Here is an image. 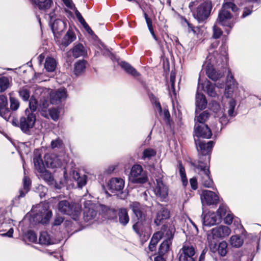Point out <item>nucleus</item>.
I'll list each match as a JSON object with an SVG mask.
<instances>
[{
    "mask_svg": "<svg viewBox=\"0 0 261 261\" xmlns=\"http://www.w3.org/2000/svg\"><path fill=\"white\" fill-rule=\"evenodd\" d=\"M146 227L147 225L145 222V218L138 219V221L133 226L134 230L140 237L144 234Z\"/></svg>",
    "mask_w": 261,
    "mask_h": 261,
    "instance_id": "nucleus-26",
    "label": "nucleus"
},
{
    "mask_svg": "<svg viewBox=\"0 0 261 261\" xmlns=\"http://www.w3.org/2000/svg\"><path fill=\"white\" fill-rule=\"evenodd\" d=\"M34 163L35 169L39 171L44 170V166L40 155H35L34 158Z\"/></svg>",
    "mask_w": 261,
    "mask_h": 261,
    "instance_id": "nucleus-44",
    "label": "nucleus"
},
{
    "mask_svg": "<svg viewBox=\"0 0 261 261\" xmlns=\"http://www.w3.org/2000/svg\"><path fill=\"white\" fill-rule=\"evenodd\" d=\"M151 101L154 105L155 111L158 113L160 115H163V118L166 123L171 126L170 115L168 110L164 108L163 112L160 102L154 96H152L151 98Z\"/></svg>",
    "mask_w": 261,
    "mask_h": 261,
    "instance_id": "nucleus-19",
    "label": "nucleus"
},
{
    "mask_svg": "<svg viewBox=\"0 0 261 261\" xmlns=\"http://www.w3.org/2000/svg\"><path fill=\"white\" fill-rule=\"evenodd\" d=\"M204 89L203 85L200 84V79L199 78L198 84L197 89V93L196 94V110H200L204 109L207 105V101L205 96L203 94L200 93V91H202Z\"/></svg>",
    "mask_w": 261,
    "mask_h": 261,
    "instance_id": "nucleus-16",
    "label": "nucleus"
},
{
    "mask_svg": "<svg viewBox=\"0 0 261 261\" xmlns=\"http://www.w3.org/2000/svg\"><path fill=\"white\" fill-rule=\"evenodd\" d=\"M38 190L39 196L40 197V198H42L45 196L47 191V189L46 187H44L43 185H39L38 187Z\"/></svg>",
    "mask_w": 261,
    "mask_h": 261,
    "instance_id": "nucleus-63",
    "label": "nucleus"
},
{
    "mask_svg": "<svg viewBox=\"0 0 261 261\" xmlns=\"http://www.w3.org/2000/svg\"><path fill=\"white\" fill-rule=\"evenodd\" d=\"M213 37L215 39L219 38L222 34L221 30L216 25L213 27Z\"/></svg>",
    "mask_w": 261,
    "mask_h": 261,
    "instance_id": "nucleus-61",
    "label": "nucleus"
},
{
    "mask_svg": "<svg viewBox=\"0 0 261 261\" xmlns=\"http://www.w3.org/2000/svg\"><path fill=\"white\" fill-rule=\"evenodd\" d=\"M0 116L5 120H8L10 116V112L8 108L0 109Z\"/></svg>",
    "mask_w": 261,
    "mask_h": 261,
    "instance_id": "nucleus-59",
    "label": "nucleus"
},
{
    "mask_svg": "<svg viewBox=\"0 0 261 261\" xmlns=\"http://www.w3.org/2000/svg\"><path fill=\"white\" fill-rule=\"evenodd\" d=\"M19 96L24 100L28 101L30 96V92L27 88H22L19 91Z\"/></svg>",
    "mask_w": 261,
    "mask_h": 261,
    "instance_id": "nucleus-55",
    "label": "nucleus"
},
{
    "mask_svg": "<svg viewBox=\"0 0 261 261\" xmlns=\"http://www.w3.org/2000/svg\"><path fill=\"white\" fill-rule=\"evenodd\" d=\"M234 219L233 214L229 211L224 217V222L225 224H231Z\"/></svg>",
    "mask_w": 261,
    "mask_h": 261,
    "instance_id": "nucleus-60",
    "label": "nucleus"
},
{
    "mask_svg": "<svg viewBox=\"0 0 261 261\" xmlns=\"http://www.w3.org/2000/svg\"><path fill=\"white\" fill-rule=\"evenodd\" d=\"M36 122V116L35 114L30 112L29 109L25 110V114L20 117L19 122V127L21 130L28 133L30 129L32 128Z\"/></svg>",
    "mask_w": 261,
    "mask_h": 261,
    "instance_id": "nucleus-9",
    "label": "nucleus"
},
{
    "mask_svg": "<svg viewBox=\"0 0 261 261\" xmlns=\"http://www.w3.org/2000/svg\"><path fill=\"white\" fill-rule=\"evenodd\" d=\"M10 109L12 111H16L19 107V100L13 97L11 94H10Z\"/></svg>",
    "mask_w": 261,
    "mask_h": 261,
    "instance_id": "nucleus-52",
    "label": "nucleus"
},
{
    "mask_svg": "<svg viewBox=\"0 0 261 261\" xmlns=\"http://www.w3.org/2000/svg\"><path fill=\"white\" fill-rule=\"evenodd\" d=\"M72 177L76 181L79 188H82L86 184L87 176L86 175H81L79 172L74 171L72 173Z\"/></svg>",
    "mask_w": 261,
    "mask_h": 261,
    "instance_id": "nucleus-34",
    "label": "nucleus"
},
{
    "mask_svg": "<svg viewBox=\"0 0 261 261\" xmlns=\"http://www.w3.org/2000/svg\"><path fill=\"white\" fill-rule=\"evenodd\" d=\"M39 243L41 245H49L54 243V240L46 231L41 232L39 238Z\"/></svg>",
    "mask_w": 261,
    "mask_h": 261,
    "instance_id": "nucleus-31",
    "label": "nucleus"
},
{
    "mask_svg": "<svg viewBox=\"0 0 261 261\" xmlns=\"http://www.w3.org/2000/svg\"><path fill=\"white\" fill-rule=\"evenodd\" d=\"M75 39L76 36L74 33L72 31L69 30L62 39V44L66 47L74 41Z\"/></svg>",
    "mask_w": 261,
    "mask_h": 261,
    "instance_id": "nucleus-37",
    "label": "nucleus"
},
{
    "mask_svg": "<svg viewBox=\"0 0 261 261\" xmlns=\"http://www.w3.org/2000/svg\"><path fill=\"white\" fill-rule=\"evenodd\" d=\"M195 141L198 150L200 151L202 156H205V158H207L209 161L210 158L209 156H207L206 155L212 150L214 146L213 141H210L207 143H205V141H201L196 140Z\"/></svg>",
    "mask_w": 261,
    "mask_h": 261,
    "instance_id": "nucleus-20",
    "label": "nucleus"
},
{
    "mask_svg": "<svg viewBox=\"0 0 261 261\" xmlns=\"http://www.w3.org/2000/svg\"><path fill=\"white\" fill-rule=\"evenodd\" d=\"M206 73L207 76L214 81L218 80L223 76L222 72L217 71L214 67L210 66L206 67Z\"/></svg>",
    "mask_w": 261,
    "mask_h": 261,
    "instance_id": "nucleus-30",
    "label": "nucleus"
},
{
    "mask_svg": "<svg viewBox=\"0 0 261 261\" xmlns=\"http://www.w3.org/2000/svg\"><path fill=\"white\" fill-rule=\"evenodd\" d=\"M231 229L226 226L221 225L212 229L207 234V239L210 250L215 252L217 249V239L228 237Z\"/></svg>",
    "mask_w": 261,
    "mask_h": 261,
    "instance_id": "nucleus-2",
    "label": "nucleus"
},
{
    "mask_svg": "<svg viewBox=\"0 0 261 261\" xmlns=\"http://www.w3.org/2000/svg\"><path fill=\"white\" fill-rule=\"evenodd\" d=\"M179 174L181 178L182 184L186 186L188 184V180L186 177L185 170L184 167L182 166L181 164L179 165Z\"/></svg>",
    "mask_w": 261,
    "mask_h": 261,
    "instance_id": "nucleus-57",
    "label": "nucleus"
},
{
    "mask_svg": "<svg viewBox=\"0 0 261 261\" xmlns=\"http://www.w3.org/2000/svg\"><path fill=\"white\" fill-rule=\"evenodd\" d=\"M118 222L122 226H126L129 221V217L127 210L125 208H120L117 211Z\"/></svg>",
    "mask_w": 261,
    "mask_h": 261,
    "instance_id": "nucleus-27",
    "label": "nucleus"
},
{
    "mask_svg": "<svg viewBox=\"0 0 261 261\" xmlns=\"http://www.w3.org/2000/svg\"><path fill=\"white\" fill-rule=\"evenodd\" d=\"M86 62L84 60H80L74 64V73L79 75L83 73L86 69Z\"/></svg>",
    "mask_w": 261,
    "mask_h": 261,
    "instance_id": "nucleus-33",
    "label": "nucleus"
},
{
    "mask_svg": "<svg viewBox=\"0 0 261 261\" xmlns=\"http://www.w3.org/2000/svg\"><path fill=\"white\" fill-rule=\"evenodd\" d=\"M48 115L47 116H44L45 118L50 117L54 120H57L59 117V111L56 108L49 109L47 111Z\"/></svg>",
    "mask_w": 261,
    "mask_h": 261,
    "instance_id": "nucleus-51",
    "label": "nucleus"
},
{
    "mask_svg": "<svg viewBox=\"0 0 261 261\" xmlns=\"http://www.w3.org/2000/svg\"><path fill=\"white\" fill-rule=\"evenodd\" d=\"M229 212L228 208L226 205H221L219 206L217 210V214L219 219L224 217L226 214Z\"/></svg>",
    "mask_w": 261,
    "mask_h": 261,
    "instance_id": "nucleus-54",
    "label": "nucleus"
},
{
    "mask_svg": "<svg viewBox=\"0 0 261 261\" xmlns=\"http://www.w3.org/2000/svg\"><path fill=\"white\" fill-rule=\"evenodd\" d=\"M50 146L53 149H63L64 148L63 142L60 138L53 140L51 142Z\"/></svg>",
    "mask_w": 261,
    "mask_h": 261,
    "instance_id": "nucleus-46",
    "label": "nucleus"
},
{
    "mask_svg": "<svg viewBox=\"0 0 261 261\" xmlns=\"http://www.w3.org/2000/svg\"><path fill=\"white\" fill-rule=\"evenodd\" d=\"M29 109L30 112L33 113L36 111L37 109L39 110V103L37 100L31 97L29 102Z\"/></svg>",
    "mask_w": 261,
    "mask_h": 261,
    "instance_id": "nucleus-56",
    "label": "nucleus"
},
{
    "mask_svg": "<svg viewBox=\"0 0 261 261\" xmlns=\"http://www.w3.org/2000/svg\"><path fill=\"white\" fill-rule=\"evenodd\" d=\"M228 114L230 117H234L236 115L234 111V108L236 106V101L234 99H230L228 100Z\"/></svg>",
    "mask_w": 261,
    "mask_h": 261,
    "instance_id": "nucleus-47",
    "label": "nucleus"
},
{
    "mask_svg": "<svg viewBox=\"0 0 261 261\" xmlns=\"http://www.w3.org/2000/svg\"><path fill=\"white\" fill-rule=\"evenodd\" d=\"M27 237L29 240L32 242L37 241V237L36 233L33 231H29L27 233Z\"/></svg>",
    "mask_w": 261,
    "mask_h": 261,
    "instance_id": "nucleus-62",
    "label": "nucleus"
},
{
    "mask_svg": "<svg viewBox=\"0 0 261 261\" xmlns=\"http://www.w3.org/2000/svg\"><path fill=\"white\" fill-rule=\"evenodd\" d=\"M156 154V151L150 148H148L145 149L143 152L142 156V159L145 160H150L152 157L155 156Z\"/></svg>",
    "mask_w": 261,
    "mask_h": 261,
    "instance_id": "nucleus-48",
    "label": "nucleus"
},
{
    "mask_svg": "<svg viewBox=\"0 0 261 261\" xmlns=\"http://www.w3.org/2000/svg\"><path fill=\"white\" fill-rule=\"evenodd\" d=\"M243 240L239 236L234 235L230 238V243L232 247L239 248L243 245Z\"/></svg>",
    "mask_w": 261,
    "mask_h": 261,
    "instance_id": "nucleus-43",
    "label": "nucleus"
},
{
    "mask_svg": "<svg viewBox=\"0 0 261 261\" xmlns=\"http://www.w3.org/2000/svg\"><path fill=\"white\" fill-rule=\"evenodd\" d=\"M192 165L198 174L197 179L199 182L206 188H212L214 182L210 175L209 166L201 161L194 162Z\"/></svg>",
    "mask_w": 261,
    "mask_h": 261,
    "instance_id": "nucleus-4",
    "label": "nucleus"
},
{
    "mask_svg": "<svg viewBox=\"0 0 261 261\" xmlns=\"http://www.w3.org/2000/svg\"><path fill=\"white\" fill-rule=\"evenodd\" d=\"M129 207L132 210L137 219L145 218L144 207L140 203L136 201L131 202L129 204Z\"/></svg>",
    "mask_w": 261,
    "mask_h": 261,
    "instance_id": "nucleus-24",
    "label": "nucleus"
},
{
    "mask_svg": "<svg viewBox=\"0 0 261 261\" xmlns=\"http://www.w3.org/2000/svg\"><path fill=\"white\" fill-rule=\"evenodd\" d=\"M7 97L4 95H0V109L7 108Z\"/></svg>",
    "mask_w": 261,
    "mask_h": 261,
    "instance_id": "nucleus-64",
    "label": "nucleus"
},
{
    "mask_svg": "<svg viewBox=\"0 0 261 261\" xmlns=\"http://www.w3.org/2000/svg\"><path fill=\"white\" fill-rule=\"evenodd\" d=\"M144 17L148 27V28L149 30L150 33H151V35L153 37V38L155 40H156V37L154 33L153 27L152 24V20L149 18L147 15V14L145 12H144Z\"/></svg>",
    "mask_w": 261,
    "mask_h": 261,
    "instance_id": "nucleus-53",
    "label": "nucleus"
},
{
    "mask_svg": "<svg viewBox=\"0 0 261 261\" xmlns=\"http://www.w3.org/2000/svg\"><path fill=\"white\" fill-rule=\"evenodd\" d=\"M195 253L192 246L184 245L179 252V261H194Z\"/></svg>",
    "mask_w": 261,
    "mask_h": 261,
    "instance_id": "nucleus-13",
    "label": "nucleus"
},
{
    "mask_svg": "<svg viewBox=\"0 0 261 261\" xmlns=\"http://www.w3.org/2000/svg\"><path fill=\"white\" fill-rule=\"evenodd\" d=\"M32 1L40 10L48 9L53 4L51 0H32Z\"/></svg>",
    "mask_w": 261,
    "mask_h": 261,
    "instance_id": "nucleus-38",
    "label": "nucleus"
},
{
    "mask_svg": "<svg viewBox=\"0 0 261 261\" xmlns=\"http://www.w3.org/2000/svg\"><path fill=\"white\" fill-rule=\"evenodd\" d=\"M154 183L153 192L156 196L160 198L161 200H164L168 195V188L164 184L161 178L160 177L156 178Z\"/></svg>",
    "mask_w": 261,
    "mask_h": 261,
    "instance_id": "nucleus-12",
    "label": "nucleus"
},
{
    "mask_svg": "<svg viewBox=\"0 0 261 261\" xmlns=\"http://www.w3.org/2000/svg\"><path fill=\"white\" fill-rule=\"evenodd\" d=\"M67 96V91L64 88H60L57 90L52 91L50 93V103L58 104L65 100Z\"/></svg>",
    "mask_w": 261,
    "mask_h": 261,
    "instance_id": "nucleus-18",
    "label": "nucleus"
},
{
    "mask_svg": "<svg viewBox=\"0 0 261 261\" xmlns=\"http://www.w3.org/2000/svg\"><path fill=\"white\" fill-rule=\"evenodd\" d=\"M202 206L216 205L218 203V195L214 192L210 190H203L200 194Z\"/></svg>",
    "mask_w": 261,
    "mask_h": 261,
    "instance_id": "nucleus-11",
    "label": "nucleus"
},
{
    "mask_svg": "<svg viewBox=\"0 0 261 261\" xmlns=\"http://www.w3.org/2000/svg\"><path fill=\"white\" fill-rule=\"evenodd\" d=\"M130 179L134 183L143 184L147 181V178L145 171L140 165H134L130 171Z\"/></svg>",
    "mask_w": 261,
    "mask_h": 261,
    "instance_id": "nucleus-10",
    "label": "nucleus"
},
{
    "mask_svg": "<svg viewBox=\"0 0 261 261\" xmlns=\"http://www.w3.org/2000/svg\"><path fill=\"white\" fill-rule=\"evenodd\" d=\"M201 85H203L204 89L202 90L205 91L207 94L211 97H215L217 95L215 90V86L208 80H205L204 83L200 82Z\"/></svg>",
    "mask_w": 261,
    "mask_h": 261,
    "instance_id": "nucleus-32",
    "label": "nucleus"
},
{
    "mask_svg": "<svg viewBox=\"0 0 261 261\" xmlns=\"http://www.w3.org/2000/svg\"><path fill=\"white\" fill-rule=\"evenodd\" d=\"M120 66L128 74L134 76H138L139 73L129 64L125 62H121Z\"/></svg>",
    "mask_w": 261,
    "mask_h": 261,
    "instance_id": "nucleus-40",
    "label": "nucleus"
},
{
    "mask_svg": "<svg viewBox=\"0 0 261 261\" xmlns=\"http://www.w3.org/2000/svg\"><path fill=\"white\" fill-rule=\"evenodd\" d=\"M49 102L48 99L46 98H42L40 100L39 103V111H40L41 115L43 116H47L48 115V107L49 105Z\"/></svg>",
    "mask_w": 261,
    "mask_h": 261,
    "instance_id": "nucleus-35",
    "label": "nucleus"
},
{
    "mask_svg": "<svg viewBox=\"0 0 261 261\" xmlns=\"http://www.w3.org/2000/svg\"><path fill=\"white\" fill-rule=\"evenodd\" d=\"M45 161L48 167L58 168L62 165V161L55 154H47L45 156Z\"/></svg>",
    "mask_w": 261,
    "mask_h": 261,
    "instance_id": "nucleus-21",
    "label": "nucleus"
},
{
    "mask_svg": "<svg viewBox=\"0 0 261 261\" xmlns=\"http://www.w3.org/2000/svg\"><path fill=\"white\" fill-rule=\"evenodd\" d=\"M33 212H36L35 215L36 220L42 224L47 223L52 217V212L49 210L48 203H40L33 208Z\"/></svg>",
    "mask_w": 261,
    "mask_h": 261,
    "instance_id": "nucleus-6",
    "label": "nucleus"
},
{
    "mask_svg": "<svg viewBox=\"0 0 261 261\" xmlns=\"http://www.w3.org/2000/svg\"><path fill=\"white\" fill-rule=\"evenodd\" d=\"M212 7L209 0H195L189 4L194 17L199 22H203L210 16Z\"/></svg>",
    "mask_w": 261,
    "mask_h": 261,
    "instance_id": "nucleus-1",
    "label": "nucleus"
},
{
    "mask_svg": "<svg viewBox=\"0 0 261 261\" xmlns=\"http://www.w3.org/2000/svg\"><path fill=\"white\" fill-rule=\"evenodd\" d=\"M97 206L91 201H87L84 203V218L89 221L93 219L97 214Z\"/></svg>",
    "mask_w": 261,
    "mask_h": 261,
    "instance_id": "nucleus-15",
    "label": "nucleus"
},
{
    "mask_svg": "<svg viewBox=\"0 0 261 261\" xmlns=\"http://www.w3.org/2000/svg\"><path fill=\"white\" fill-rule=\"evenodd\" d=\"M66 22L60 19L54 21L51 25V29L54 34L63 32L66 28Z\"/></svg>",
    "mask_w": 261,
    "mask_h": 261,
    "instance_id": "nucleus-29",
    "label": "nucleus"
},
{
    "mask_svg": "<svg viewBox=\"0 0 261 261\" xmlns=\"http://www.w3.org/2000/svg\"><path fill=\"white\" fill-rule=\"evenodd\" d=\"M163 230L164 231V235L162 238L164 240L159 248V253L160 255H164L169 251L175 232L174 228L172 226L163 225Z\"/></svg>",
    "mask_w": 261,
    "mask_h": 261,
    "instance_id": "nucleus-8",
    "label": "nucleus"
},
{
    "mask_svg": "<svg viewBox=\"0 0 261 261\" xmlns=\"http://www.w3.org/2000/svg\"><path fill=\"white\" fill-rule=\"evenodd\" d=\"M164 235V231L163 230V227L160 231H159L153 234L150 243L156 246L159 241L162 239Z\"/></svg>",
    "mask_w": 261,
    "mask_h": 261,
    "instance_id": "nucleus-45",
    "label": "nucleus"
},
{
    "mask_svg": "<svg viewBox=\"0 0 261 261\" xmlns=\"http://www.w3.org/2000/svg\"><path fill=\"white\" fill-rule=\"evenodd\" d=\"M57 66V62L55 59L51 57H47L44 63V68L48 72L54 71Z\"/></svg>",
    "mask_w": 261,
    "mask_h": 261,
    "instance_id": "nucleus-41",
    "label": "nucleus"
},
{
    "mask_svg": "<svg viewBox=\"0 0 261 261\" xmlns=\"http://www.w3.org/2000/svg\"><path fill=\"white\" fill-rule=\"evenodd\" d=\"M23 189L20 190L19 191V196L21 197H24L29 191V187L31 185L30 179L29 177L25 176L23 179Z\"/></svg>",
    "mask_w": 261,
    "mask_h": 261,
    "instance_id": "nucleus-42",
    "label": "nucleus"
},
{
    "mask_svg": "<svg viewBox=\"0 0 261 261\" xmlns=\"http://www.w3.org/2000/svg\"><path fill=\"white\" fill-rule=\"evenodd\" d=\"M124 186V181L121 178H112L108 182L109 189L113 191H120Z\"/></svg>",
    "mask_w": 261,
    "mask_h": 261,
    "instance_id": "nucleus-22",
    "label": "nucleus"
},
{
    "mask_svg": "<svg viewBox=\"0 0 261 261\" xmlns=\"http://www.w3.org/2000/svg\"><path fill=\"white\" fill-rule=\"evenodd\" d=\"M194 133L196 137L203 138H210L212 135L211 129L205 124L196 123L195 124Z\"/></svg>",
    "mask_w": 261,
    "mask_h": 261,
    "instance_id": "nucleus-17",
    "label": "nucleus"
},
{
    "mask_svg": "<svg viewBox=\"0 0 261 261\" xmlns=\"http://www.w3.org/2000/svg\"><path fill=\"white\" fill-rule=\"evenodd\" d=\"M58 211L62 214L68 215L75 221L79 220L81 216V205L64 200L58 204Z\"/></svg>",
    "mask_w": 261,
    "mask_h": 261,
    "instance_id": "nucleus-5",
    "label": "nucleus"
},
{
    "mask_svg": "<svg viewBox=\"0 0 261 261\" xmlns=\"http://www.w3.org/2000/svg\"><path fill=\"white\" fill-rule=\"evenodd\" d=\"M39 174L38 176L42 178L48 185H53L54 182V179L51 173L48 171H46L44 168V170L39 171Z\"/></svg>",
    "mask_w": 261,
    "mask_h": 261,
    "instance_id": "nucleus-36",
    "label": "nucleus"
},
{
    "mask_svg": "<svg viewBox=\"0 0 261 261\" xmlns=\"http://www.w3.org/2000/svg\"><path fill=\"white\" fill-rule=\"evenodd\" d=\"M202 217L203 224L207 226L214 225L219 220L218 216L214 212H209L205 215L203 214Z\"/></svg>",
    "mask_w": 261,
    "mask_h": 261,
    "instance_id": "nucleus-23",
    "label": "nucleus"
},
{
    "mask_svg": "<svg viewBox=\"0 0 261 261\" xmlns=\"http://www.w3.org/2000/svg\"><path fill=\"white\" fill-rule=\"evenodd\" d=\"M216 251H218L219 254L222 256H225L227 252V243L225 241H222L219 243L217 246Z\"/></svg>",
    "mask_w": 261,
    "mask_h": 261,
    "instance_id": "nucleus-49",
    "label": "nucleus"
},
{
    "mask_svg": "<svg viewBox=\"0 0 261 261\" xmlns=\"http://www.w3.org/2000/svg\"><path fill=\"white\" fill-rule=\"evenodd\" d=\"M169 217V212L165 208L160 206L158 210L156 217L154 220V223L157 225H160L162 221Z\"/></svg>",
    "mask_w": 261,
    "mask_h": 261,
    "instance_id": "nucleus-28",
    "label": "nucleus"
},
{
    "mask_svg": "<svg viewBox=\"0 0 261 261\" xmlns=\"http://www.w3.org/2000/svg\"><path fill=\"white\" fill-rule=\"evenodd\" d=\"M223 53L219 54L217 51L209 53L205 61V66L214 67L215 66H223L226 65L227 62V54L225 47H223Z\"/></svg>",
    "mask_w": 261,
    "mask_h": 261,
    "instance_id": "nucleus-7",
    "label": "nucleus"
},
{
    "mask_svg": "<svg viewBox=\"0 0 261 261\" xmlns=\"http://www.w3.org/2000/svg\"><path fill=\"white\" fill-rule=\"evenodd\" d=\"M10 86V80L6 76L0 77V91L4 92L9 88Z\"/></svg>",
    "mask_w": 261,
    "mask_h": 261,
    "instance_id": "nucleus-50",
    "label": "nucleus"
},
{
    "mask_svg": "<svg viewBox=\"0 0 261 261\" xmlns=\"http://www.w3.org/2000/svg\"><path fill=\"white\" fill-rule=\"evenodd\" d=\"M196 113L195 124H196V123L204 124L210 117V114L206 111L198 115L197 111L196 110Z\"/></svg>",
    "mask_w": 261,
    "mask_h": 261,
    "instance_id": "nucleus-39",
    "label": "nucleus"
},
{
    "mask_svg": "<svg viewBox=\"0 0 261 261\" xmlns=\"http://www.w3.org/2000/svg\"><path fill=\"white\" fill-rule=\"evenodd\" d=\"M117 212L113 208H109L107 211V215L109 219L117 221Z\"/></svg>",
    "mask_w": 261,
    "mask_h": 261,
    "instance_id": "nucleus-58",
    "label": "nucleus"
},
{
    "mask_svg": "<svg viewBox=\"0 0 261 261\" xmlns=\"http://www.w3.org/2000/svg\"><path fill=\"white\" fill-rule=\"evenodd\" d=\"M237 88L238 83L234 80L231 71L228 70L226 79V87L225 90V96L227 98L231 97L233 92Z\"/></svg>",
    "mask_w": 261,
    "mask_h": 261,
    "instance_id": "nucleus-14",
    "label": "nucleus"
},
{
    "mask_svg": "<svg viewBox=\"0 0 261 261\" xmlns=\"http://www.w3.org/2000/svg\"><path fill=\"white\" fill-rule=\"evenodd\" d=\"M71 50L72 56L75 58L81 57H85L87 55L86 48L81 43H77L74 45Z\"/></svg>",
    "mask_w": 261,
    "mask_h": 261,
    "instance_id": "nucleus-25",
    "label": "nucleus"
},
{
    "mask_svg": "<svg viewBox=\"0 0 261 261\" xmlns=\"http://www.w3.org/2000/svg\"><path fill=\"white\" fill-rule=\"evenodd\" d=\"M230 10L235 12L237 11L238 8L232 2H225L219 13L217 22L222 26L231 28L233 25V23L231 20L232 14Z\"/></svg>",
    "mask_w": 261,
    "mask_h": 261,
    "instance_id": "nucleus-3",
    "label": "nucleus"
}]
</instances>
